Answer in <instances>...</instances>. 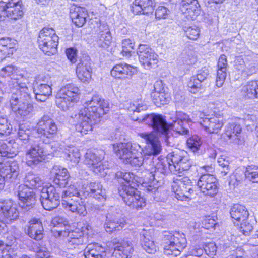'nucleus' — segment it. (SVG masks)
I'll return each instance as SVG.
<instances>
[{
	"label": "nucleus",
	"mask_w": 258,
	"mask_h": 258,
	"mask_svg": "<svg viewBox=\"0 0 258 258\" xmlns=\"http://www.w3.org/2000/svg\"><path fill=\"white\" fill-rule=\"evenodd\" d=\"M24 184L20 185H25L29 189L36 188L43 184V181L39 176L32 172H28L23 179Z\"/></svg>",
	"instance_id": "obj_44"
},
{
	"label": "nucleus",
	"mask_w": 258,
	"mask_h": 258,
	"mask_svg": "<svg viewBox=\"0 0 258 258\" xmlns=\"http://www.w3.org/2000/svg\"><path fill=\"white\" fill-rule=\"evenodd\" d=\"M29 226L28 229L29 236L36 240L42 239L43 234V227L42 222L38 219L33 218L30 220Z\"/></svg>",
	"instance_id": "obj_32"
},
{
	"label": "nucleus",
	"mask_w": 258,
	"mask_h": 258,
	"mask_svg": "<svg viewBox=\"0 0 258 258\" xmlns=\"http://www.w3.org/2000/svg\"><path fill=\"white\" fill-rule=\"evenodd\" d=\"M245 178L253 182H258V167L248 166L245 171Z\"/></svg>",
	"instance_id": "obj_50"
},
{
	"label": "nucleus",
	"mask_w": 258,
	"mask_h": 258,
	"mask_svg": "<svg viewBox=\"0 0 258 258\" xmlns=\"http://www.w3.org/2000/svg\"><path fill=\"white\" fill-rule=\"evenodd\" d=\"M37 131L40 138H51L56 134L57 127L52 119L44 115L37 123Z\"/></svg>",
	"instance_id": "obj_19"
},
{
	"label": "nucleus",
	"mask_w": 258,
	"mask_h": 258,
	"mask_svg": "<svg viewBox=\"0 0 258 258\" xmlns=\"http://www.w3.org/2000/svg\"><path fill=\"white\" fill-rule=\"evenodd\" d=\"M139 136L144 138L147 144L145 150V157H155L160 153L162 146L157 136L153 132L150 133H142Z\"/></svg>",
	"instance_id": "obj_18"
},
{
	"label": "nucleus",
	"mask_w": 258,
	"mask_h": 258,
	"mask_svg": "<svg viewBox=\"0 0 258 258\" xmlns=\"http://www.w3.org/2000/svg\"><path fill=\"white\" fill-rule=\"evenodd\" d=\"M0 215L9 220L18 218L19 212L11 200H0Z\"/></svg>",
	"instance_id": "obj_22"
},
{
	"label": "nucleus",
	"mask_w": 258,
	"mask_h": 258,
	"mask_svg": "<svg viewBox=\"0 0 258 258\" xmlns=\"http://www.w3.org/2000/svg\"><path fill=\"white\" fill-rule=\"evenodd\" d=\"M63 207L67 210L84 216L87 214L86 204L83 197H74L62 201Z\"/></svg>",
	"instance_id": "obj_20"
},
{
	"label": "nucleus",
	"mask_w": 258,
	"mask_h": 258,
	"mask_svg": "<svg viewBox=\"0 0 258 258\" xmlns=\"http://www.w3.org/2000/svg\"><path fill=\"white\" fill-rule=\"evenodd\" d=\"M37 258H50L48 249L42 243L36 249Z\"/></svg>",
	"instance_id": "obj_60"
},
{
	"label": "nucleus",
	"mask_w": 258,
	"mask_h": 258,
	"mask_svg": "<svg viewBox=\"0 0 258 258\" xmlns=\"http://www.w3.org/2000/svg\"><path fill=\"white\" fill-rule=\"evenodd\" d=\"M92 68L88 56H85L80 60L76 68L77 76L82 82H88L91 78Z\"/></svg>",
	"instance_id": "obj_24"
},
{
	"label": "nucleus",
	"mask_w": 258,
	"mask_h": 258,
	"mask_svg": "<svg viewBox=\"0 0 258 258\" xmlns=\"http://www.w3.org/2000/svg\"><path fill=\"white\" fill-rule=\"evenodd\" d=\"M209 75V70L204 67L198 71L196 75L192 76L188 83L189 92L192 93L198 92L203 88L204 82Z\"/></svg>",
	"instance_id": "obj_21"
},
{
	"label": "nucleus",
	"mask_w": 258,
	"mask_h": 258,
	"mask_svg": "<svg viewBox=\"0 0 258 258\" xmlns=\"http://www.w3.org/2000/svg\"><path fill=\"white\" fill-rule=\"evenodd\" d=\"M170 114L168 118L169 123L167 122L164 116L154 113L145 114L141 117H137L136 120L139 122H143L152 127L158 136L166 137L170 130L174 131V128L170 126L172 123L170 117Z\"/></svg>",
	"instance_id": "obj_8"
},
{
	"label": "nucleus",
	"mask_w": 258,
	"mask_h": 258,
	"mask_svg": "<svg viewBox=\"0 0 258 258\" xmlns=\"http://www.w3.org/2000/svg\"><path fill=\"white\" fill-rule=\"evenodd\" d=\"M154 6V0H135L132 10L136 15L148 14L153 11Z\"/></svg>",
	"instance_id": "obj_28"
},
{
	"label": "nucleus",
	"mask_w": 258,
	"mask_h": 258,
	"mask_svg": "<svg viewBox=\"0 0 258 258\" xmlns=\"http://www.w3.org/2000/svg\"><path fill=\"white\" fill-rule=\"evenodd\" d=\"M9 145L10 147H9L7 151H5L4 152V157L13 158L17 155L19 152L18 144L14 142L12 144L9 143Z\"/></svg>",
	"instance_id": "obj_59"
},
{
	"label": "nucleus",
	"mask_w": 258,
	"mask_h": 258,
	"mask_svg": "<svg viewBox=\"0 0 258 258\" xmlns=\"http://www.w3.org/2000/svg\"><path fill=\"white\" fill-rule=\"evenodd\" d=\"M115 177L117 179L124 180L127 183L125 185L130 187H137L139 186V184L143 183L142 178L130 172L118 171L115 174Z\"/></svg>",
	"instance_id": "obj_40"
},
{
	"label": "nucleus",
	"mask_w": 258,
	"mask_h": 258,
	"mask_svg": "<svg viewBox=\"0 0 258 258\" xmlns=\"http://www.w3.org/2000/svg\"><path fill=\"white\" fill-rule=\"evenodd\" d=\"M34 93L36 99L40 102H44L52 94V89L50 85L37 83L34 85Z\"/></svg>",
	"instance_id": "obj_35"
},
{
	"label": "nucleus",
	"mask_w": 258,
	"mask_h": 258,
	"mask_svg": "<svg viewBox=\"0 0 258 258\" xmlns=\"http://www.w3.org/2000/svg\"><path fill=\"white\" fill-rule=\"evenodd\" d=\"M55 149H57L58 150V151L62 150L67 155V160H70L75 164L79 163L81 157V154L77 148L70 145L68 146L63 150V147L61 146L58 147L57 145Z\"/></svg>",
	"instance_id": "obj_42"
},
{
	"label": "nucleus",
	"mask_w": 258,
	"mask_h": 258,
	"mask_svg": "<svg viewBox=\"0 0 258 258\" xmlns=\"http://www.w3.org/2000/svg\"><path fill=\"white\" fill-rule=\"evenodd\" d=\"M125 257L131 256L134 251L133 245L128 241H123L115 247Z\"/></svg>",
	"instance_id": "obj_47"
},
{
	"label": "nucleus",
	"mask_w": 258,
	"mask_h": 258,
	"mask_svg": "<svg viewBox=\"0 0 258 258\" xmlns=\"http://www.w3.org/2000/svg\"><path fill=\"white\" fill-rule=\"evenodd\" d=\"M203 112L199 111H195L191 113V116L182 111L172 112L170 114V119L172 123L170 126L174 128V131L181 135H187L189 130L186 128V124H190L198 121H202L206 117Z\"/></svg>",
	"instance_id": "obj_6"
},
{
	"label": "nucleus",
	"mask_w": 258,
	"mask_h": 258,
	"mask_svg": "<svg viewBox=\"0 0 258 258\" xmlns=\"http://www.w3.org/2000/svg\"><path fill=\"white\" fill-rule=\"evenodd\" d=\"M180 164L178 165H174L175 167L176 173L174 174H177L180 173V170L187 171L188 170L191 166V161L187 156H184L182 159Z\"/></svg>",
	"instance_id": "obj_53"
},
{
	"label": "nucleus",
	"mask_w": 258,
	"mask_h": 258,
	"mask_svg": "<svg viewBox=\"0 0 258 258\" xmlns=\"http://www.w3.org/2000/svg\"><path fill=\"white\" fill-rule=\"evenodd\" d=\"M187 37L192 40H197L200 35V29L196 26L185 27L184 29Z\"/></svg>",
	"instance_id": "obj_55"
},
{
	"label": "nucleus",
	"mask_w": 258,
	"mask_h": 258,
	"mask_svg": "<svg viewBox=\"0 0 258 258\" xmlns=\"http://www.w3.org/2000/svg\"><path fill=\"white\" fill-rule=\"evenodd\" d=\"M137 54L140 62L146 70L155 68L159 61L158 55L154 50L146 44L139 45Z\"/></svg>",
	"instance_id": "obj_13"
},
{
	"label": "nucleus",
	"mask_w": 258,
	"mask_h": 258,
	"mask_svg": "<svg viewBox=\"0 0 258 258\" xmlns=\"http://www.w3.org/2000/svg\"><path fill=\"white\" fill-rule=\"evenodd\" d=\"M197 185L205 195L213 197L218 193L216 178L211 174L202 175L198 180Z\"/></svg>",
	"instance_id": "obj_17"
},
{
	"label": "nucleus",
	"mask_w": 258,
	"mask_h": 258,
	"mask_svg": "<svg viewBox=\"0 0 258 258\" xmlns=\"http://www.w3.org/2000/svg\"><path fill=\"white\" fill-rule=\"evenodd\" d=\"M126 225V222L124 219L119 220H112L108 216H107L104 228L107 232L111 233L115 231L120 230Z\"/></svg>",
	"instance_id": "obj_45"
},
{
	"label": "nucleus",
	"mask_w": 258,
	"mask_h": 258,
	"mask_svg": "<svg viewBox=\"0 0 258 258\" xmlns=\"http://www.w3.org/2000/svg\"><path fill=\"white\" fill-rule=\"evenodd\" d=\"M166 94L164 92L158 93V94H153L152 96L154 97V100L155 103L157 106L161 105H164L167 104L169 101L168 97H166Z\"/></svg>",
	"instance_id": "obj_57"
},
{
	"label": "nucleus",
	"mask_w": 258,
	"mask_h": 258,
	"mask_svg": "<svg viewBox=\"0 0 258 258\" xmlns=\"http://www.w3.org/2000/svg\"><path fill=\"white\" fill-rule=\"evenodd\" d=\"M16 45L15 41L9 38L0 39V61L13 54Z\"/></svg>",
	"instance_id": "obj_36"
},
{
	"label": "nucleus",
	"mask_w": 258,
	"mask_h": 258,
	"mask_svg": "<svg viewBox=\"0 0 258 258\" xmlns=\"http://www.w3.org/2000/svg\"><path fill=\"white\" fill-rule=\"evenodd\" d=\"M12 130V126L8 122L7 118L5 115L0 113V135H9Z\"/></svg>",
	"instance_id": "obj_49"
},
{
	"label": "nucleus",
	"mask_w": 258,
	"mask_h": 258,
	"mask_svg": "<svg viewBox=\"0 0 258 258\" xmlns=\"http://www.w3.org/2000/svg\"><path fill=\"white\" fill-rule=\"evenodd\" d=\"M19 174V166L16 162L0 163V190L4 187L5 181L15 179Z\"/></svg>",
	"instance_id": "obj_16"
},
{
	"label": "nucleus",
	"mask_w": 258,
	"mask_h": 258,
	"mask_svg": "<svg viewBox=\"0 0 258 258\" xmlns=\"http://www.w3.org/2000/svg\"><path fill=\"white\" fill-rule=\"evenodd\" d=\"M162 243L165 255L176 257L186 247L187 240L183 233L165 231L162 233Z\"/></svg>",
	"instance_id": "obj_5"
},
{
	"label": "nucleus",
	"mask_w": 258,
	"mask_h": 258,
	"mask_svg": "<svg viewBox=\"0 0 258 258\" xmlns=\"http://www.w3.org/2000/svg\"><path fill=\"white\" fill-rule=\"evenodd\" d=\"M85 242L86 238L82 235V233H78L74 231L68 234L66 244L67 249H73L83 245Z\"/></svg>",
	"instance_id": "obj_41"
},
{
	"label": "nucleus",
	"mask_w": 258,
	"mask_h": 258,
	"mask_svg": "<svg viewBox=\"0 0 258 258\" xmlns=\"http://www.w3.org/2000/svg\"><path fill=\"white\" fill-rule=\"evenodd\" d=\"M204 249L208 256L213 257L216 254L217 247L214 243L210 242L205 245Z\"/></svg>",
	"instance_id": "obj_62"
},
{
	"label": "nucleus",
	"mask_w": 258,
	"mask_h": 258,
	"mask_svg": "<svg viewBox=\"0 0 258 258\" xmlns=\"http://www.w3.org/2000/svg\"><path fill=\"white\" fill-rule=\"evenodd\" d=\"M80 90L73 84L62 87L56 95V106L63 111L69 110L79 99Z\"/></svg>",
	"instance_id": "obj_7"
},
{
	"label": "nucleus",
	"mask_w": 258,
	"mask_h": 258,
	"mask_svg": "<svg viewBox=\"0 0 258 258\" xmlns=\"http://www.w3.org/2000/svg\"><path fill=\"white\" fill-rule=\"evenodd\" d=\"M87 15V11L84 8L73 6L70 8V17L77 27H81L85 24Z\"/></svg>",
	"instance_id": "obj_26"
},
{
	"label": "nucleus",
	"mask_w": 258,
	"mask_h": 258,
	"mask_svg": "<svg viewBox=\"0 0 258 258\" xmlns=\"http://www.w3.org/2000/svg\"><path fill=\"white\" fill-rule=\"evenodd\" d=\"M17 71V68L15 66L13 65H8L3 68L0 72V74L3 77H5L6 76H12L10 80L8 81V85L10 89H13V91L17 90V87H13L12 85H11L10 84L13 80H16L17 81L20 80V78H23L25 79V82H26V85L28 83V80L24 78L23 75L16 74Z\"/></svg>",
	"instance_id": "obj_38"
},
{
	"label": "nucleus",
	"mask_w": 258,
	"mask_h": 258,
	"mask_svg": "<svg viewBox=\"0 0 258 258\" xmlns=\"http://www.w3.org/2000/svg\"><path fill=\"white\" fill-rule=\"evenodd\" d=\"M113 150L116 155L125 164L132 166L143 165L150 174V180H156L158 174L176 173L175 166L170 165L169 157H146L143 158L141 147L131 142L119 143L113 145Z\"/></svg>",
	"instance_id": "obj_1"
},
{
	"label": "nucleus",
	"mask_w": 258,
	"mask_h": 258,
	"mask_svg": "<svg viewBox=\"0 0 258 258\" xmlns=\"http://www.w3.org/2000/svg\"><path fill=\"white\" fill-rule=\"evenodd\" d=\"M168 15V10L164 6H159L156 10L155 16L158 19H166Z\"/></svg>",
	"instance_id": "obj_63"
},
{
	"label": "nucleus",
	"mask_w": 258,
	"mask_h": 258,
	"mask_svg": "<svg viewBox=\"0 0 258 258\" xmlns=\"http://www.w3.org/2000/svg\"><path fill=\"white\" fill-rule=\"evenodd\" d=\"M148 105L144 101L142 100H137L134 101L132 104L131 103L128 109L134 112H140L141 111L147 110Z\"/></svg>",
	"instance_id": "obj_54"
},
{
	"label": "nucleus",
	"mask_w": 258,
	"mask_h": 258,
	"mask_svg": "<svg viewBox=\"0 0 258 258\" xmlns=\"http://www.w3.org/2000/svg\"><path fill=\"white\" fill-rule=\"evenodd\" d=\"M107 249L98 243L88 245L84 249L85 258H106Z\"/></svg>",
	"instance_id": "obj_30"
},
{
	"label": "nucleus",
	"mask_w": 258,
	"mask_h": 258,
	"mask_svg": "<svg viewBox=\"0 0 258 258\" xmlns=\"http://www.w3.org/2000/svg\"><path fill=\"white\" fill-rule=\"evenodd\" d=\"M241 127L240 125L235 123L229 124L226 127L223 138L225 140H230L235 143L238 139V135L240 133Z\"/></svg>",
	"instance_id": "obj_43"
},
{
	"label": "nucleus",
	"mask_w": 258,
	"mask_h": 258,
	"mask_svg": "<svg viewBox=\"0 0 258 258\" xmlns=\"http://www.w3.org/2000/svg\"><path fill=\"white\" fill-rule=\"evenodd\" d=\"M227 61L225 55H222L219 58L217 63V73L216 80V85L221 87L227 76Z\"/></svg>",
	"instance_id": "obj_34"
},
{
	"label": "nucleus",
	"mask_w": 258,
	"mask_h": 258,
	"mask_svg": "<svg viewBox=\"0 0 258 258\" xmlns=\"http://www.w3.org/2000/svg\"><path fill=\"white\" fill-rule=\"evenodd\" d=\"M31 131L27 125L24 124H20L19 126L18 135L21 140H26L29 139Z\"/></svg>",
	"instance_id": "obj_58"
},
{
	"label": "nucleus",
	"mask_w": 258,
	"mask_h": 258,
	"mask_svg": "<svg viewBox=\"0 0 258 258\" xmlns=\"http://www.w3.org/2000/svg\"><path fill=\"white\" fill-rule=\"evenodd\" d=\"M60 195L51 185H46L41 189L40 199L43 208L48 211L56 208L59 204Z\"/></svg>",
	"instance_id": "obj_14"
},
{
	"label": "nucleus",
	"mask_w": 258,
	"mask_h": 258,
	"mask_svg": "<svg viewBox=\"0 0 258 258\" xmlns=\"http://www.w3.org/2000/svg\"><path fill=\"white\" fill-rule=\"evenodd\" d=\"M51 173L54 176L53 182L55 184L59 187H65L67 185L70 175L66 168L55 165L53 167Z\"/></svg>",
	"instance_id": "obj_29"
},
{
	"label": "nucleus",
	"mask_w": 258,
	"mask_h": 258,
	"mask_svg": "<svg viewBox=\"0 0 258 258\" xmlns=\"http://www.w3.org/2000/svg\"><path fill=\"white\" fill-rule=\"evenodd\" d=\"M134 44L132 43L130 39H124L122 42V51L123 55L129 56L131 55V53L134 49Z\"/></svg>",
	"instance_id": "obj_56"
},
{
	"label": "nucleus",
	"mask_w": 258,
	"mask_h": 258,
	"mask_svg": "<svg viewBox=\"0 0 258 258\" xmlns=\"http://www.w3.org/2000/svg\"><path fill=\"white\" fill-rule=\"evenodd\" d=\"M23 78L20 80H13L10 84L13 87H17V90L12 92L10 99L12 110L23 118L31 117L33 114V106L31 103L30 90Z\"/></svg>",
	"instance_id": "obj_3"
},
{
	"label": "nucleus",
	"mask_w": 258,
	"mask_h": 258,
	"mask_svg": "<svg viewBox=\"0 0 258 258\" xmlns=\"http://www.w3.org/2000/svg\"><path fill=\"white\" fill-rule=\"evenodd\" d=\"M24 13L21 0H9L7 3L0 2V20L7 17L11 20L21 19Z\"/></svg>",
	"instance_id": "obj_12"
},
{
	"label": "nucleus",
	"mask_w": 258,
	"mask_h": 258,
	"mask_svg": "<svg viewBox=\"0 0 258 258\" xmlns=\"http://www.w3.org/2000/svg\"><path fill=\"white\" fill-rule=\"evenodd\" d=\"M58 144L53 142L51 144L42 142L40 138H36L32 143L30 148L26 153V162L29 166L37 165L45 160L47 155H52Z\"/></svg>",
	"instance_id": "obj_4"
},
{
	"label": "nucleus",
	"mask_w": 258,
	"mask_h": 258,
	"mask_svg": "<svg viewBox=\"0 0 258 258\" xmlns=\"http://www.w3.org/2000/svg\"><path fill=\"white\" fill-rule=\"evenodd\" d=\"M202 145L200 138L197 136H194L187 140V145L195 153H199Z\"/></svg>",
	"instance_id": "obj_51"
},
{
	"label": "nucleus",
	"mask_w": 258,
	"mask_h": 258,
	"mask_svg": "<svg viewBox=\"0 0 258 258\" xmlns=\"http://www.w3.org/2000/svg\"><path fill=\"white\" fill-rule=\"evenodd\" d=\"M240 93L246 99L258 98V80L250 81L242 85Z\"/></svg>",
	"instance_id": "obj_33"
},
{
	"label": "nucleus",
	"mask_w": 258,
	"mask_h": 258,
	"mask_svg": "<svg viewBox=\"0 0 258 258\" xmlns=\"http://www.w3.org/2000/svg\"><path fill=\"white\" fill-rule=\"evenodd\" d=\"M118 194L131 208L138 209L145 206V200L140 196L137 187L121 185L118 188Z\"/></svg>",
	"instance_id": "obj_11"
},
{
	"label": "nucleus",
	"mask_w": 258,
	"mask_h": 258,
	"mask_svg": "<svg viewBox=\"0 0 258 258\" xmlns=\"http://www.w3.org/2000/svg\"><path fill=\"white\" fill-rule=\"evenodd\" d=\"M135 68L126 63H119L113 67L111 71V75L116 79L125 78L126 75H132Z\"/></svg>",
	"instance_id": "obj_39"
},
{
	"label": "nucleus",
	"mask_w": 258,
	"mask_h": 258,
	"mask_svg": "<svg viewBox=\"0 0 258 258\" xmlns=\"http://www.w3.org/2000/svg\"><path fill=\"white\" fill-rule=\"evenodd\" d=\"M141 244L143 249L148 253H155L158 248L152 240L151 236L147 231L144 232Z\"/></svg>",
	"instance_id": "obj_46"
},
{
	"label": "nucleus",
	"mask_w": 258,
	"mask_h": 258,
	"mask_svg": "<svg viewBox=\"0 0 258 258\" xmlns=\"http://www.w3.org/2000/svg\"><path fill=\"white\" fill-rule=\"evenodd\" d=\"M85 189L84 195L91 194L94 198L99 201L105 199V190L102 189V186L99 182H90L86 185Z\"/></svg>",
	"instance_id": "obj_37"
},
{
	"label": "nucleus",
	"mask_w": 258,
	"mask_h": 258,
	"mask_svg": "<svg viewBox=\"0 0 258 258\" xmlns=\"http://www.w3.org/2000/svg\"><path fill=\"white\" fill-rule=\"evenodd\" d=\"M87 106L79 110L73 117L76 122V130L82 135L87 134L92 130L93 125L100 121V118L109 110L108 101L94 95L86 103Z\"/></svg>",
	"instance_id": "obj_2"
},
{
	"label": "nucleus",
	"mask_w": 258,
	"mask_h": 258,
	"mask_svg": "<svg viewBox=\"0 0 258 258\" xmlns=\"http://www.w3.org/2000/svg\"><path fill=\"white\" fill-rule=\"evenodd\" d=\"M19 200V205L23 208L29 210L35 204L36 195L32 189L25 185H19L16 191Z\"/></svg>",
	"instance_id": "obj_15"
},
{
	"label": "nucleus",
	"mask_w": 258,
	"mask_h": 258,
	"mask_svg": "<svg viewBox=\"0 0 258 258\" xmlns=\"http://www.w3.org/2000/svg\"><path fill=\"white\" fill-rule=\"evenodd\" d=\"M217 163L219 166V170L221 177H224L229 172V163L225 158L221 157L218 158Z\"/></svg>",
	"instance_id": "obj_52"
},
{
	"label": "nucleus",
	"mask_w": 258,
	"mask_h": 258,
	"mask_svg": "<svg viewBox=\"0 0 258 258\" xmlns=\"http://www.w3.org/2000/svg\"><path fill=\"white\" fill-rule=\"evenodd\" d=\"M180 9L188 20H194L199 14L200 5L198 0H182Z\"/></svg>",
	"instance_id": "obj_23"
},
{
	"label": "nucleus",
	"mask_w": 258,
	"mask_h": 258,
	"mask_svg": "<svg viewBox=\"0 0 258 258\" xmlns=\"http://www.w3.org/2000/svg\"><path fill=\"white\" fill-rule=\"evenodd\" d=\"M103 158L102 151L90 150L86 153L84 162L94 173L104 177L107 174L109 168L107 162H102Z\"/></svg>",
	"instance_id": "obj_10"
},
{
	"label": "nucleus",
	"mask_w": 258,
	"mask_h": 258,
	"mask_svg": "<svg viewBox=\"0 0 258 258\" xmlns=\"http://www.w3.org/2000/svg\"><path fill=\"white\" fill-rule=\"evenodd\" d=\"M231 217L235 225H239V223L246 221L249 213L245 206L240 204H235L231 208Z\"/></svg>",
	"instance_id": "obj_31"
},
{
	"label": "nucleus",
	"mask_w": 258,
	"mask_h": 258,
	"mask_svg": "<svg viewBox=\"0 0 258 258\" xmlns=\"http://www.w3.org/2000/svg\"><path fill=\"white\" fill-rule=\"evenodd\" d=\"M201 125L209 133H217L223 125V118L220 116L206 117L200 121Z\"/></svg>",
	"instance_id": "obj_25"
},
{
	"label": "nucleus",
	"mask_w": 258,
	"mask_h": 258,
	"mask_svg": "<svg viewBox=\"0 0 258 258\" xmlns=\"http://www.w3.org/2000/svg\"><path fill=\"white\" fill-rule=\"evenodd\" d=\"M66 54L68 58L72 63L77 61V50L73 48H70L66 50Z\"/></svg>",
	"instance_id": "obj_64"
},
{
	"label": "nucleus",
	"mask_w": 258,
	"mask_h": 258,
	"mask_svg": "<svg viewBox=\"0 0 258 258\" xmlns=\"http://www.w3.org/2000/svg\"><path fill=\"white\" fill-rule=\"evenodd\" d=\"M97 42L102 48H108L112 42V37L108 25L105 23L100 24L98 27Z\"/></svg>",
	"instance_id": "obj_27"
},
{
	"label": "nucleus",
	"mask_w": 258,
	"mask_h": 258,
	"mask_svg": "<svg viewBox=\"0 0 258 258\" xmlns=\"http://www.w3.org/2000/svg\"><path fill=\"white\" fill-rule=\"evenodd\" d=\"M59 38L52 28H44L39 32L38 38L39 47L48 55L56 53Z\"/></svg>",
	"instance_id": "obj_9"
},
{
	"label": "nucleus",
	"mask_w": 258,
	"mask_h": 258,
	"mask_svg": "<svg viewBox=\"0 0 258 258\" xmlns=\"http://www.w3.org/2000/svg\"><path fill=\"white\" fill-rule=\"evenodd\" d=\"M169 157V161L170 162V165H178L181 162L184 156L181 155V152H173L172 154L168 155Z\"/></svg>",
	"instance_id": "obj_61"
},
{
	"label": "nucleus",
	"mask_w": 258,
	"mask_h": 258,
	"mask_svg": "<svg viewBox=\"0 0 258 258\" xmlns=\"http://www.w3.org/2000/svg\"><path fill=\"white\" fill-rule=\"evenodd\" d=\"M83 195L78 190L74 185H70L62 192V201L68 199H73L74 197H83Z\"/></svg>",
	"instance_id": "obj_48"
}]
</instances>
